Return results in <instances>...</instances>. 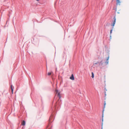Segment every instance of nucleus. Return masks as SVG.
Masks as SVG:
<instances>
[{
	"instance_id": "nucleus-5",
	"label": "nucleus",
	"mask_w": 129,
	"mask_h": 129,
	"mask_svg": "<svg viewBox=\"0 0 129 129\" xmlns=\"http://www.w3.org/2000/svg\"><path fill=\"white\" fill-rule=\"evenodd\" d=\"M25 124V122L23 120L22 123V125H24Z\"/></svg>"
},
{
	"instance_id": "nucleus-10",
	"label": "nucleus",
	"mask_w": 129,
	"mask_h": 129,
	"mask_svg": "<svg viewBox=\"0 0 129 129\" xmlns=\"http://www.w3.org/2000/svg\"><path fill=\"white\" fill-rule=\"evenodd\" d=\"M11 92H12V94H13V88H12L11 89Z\"/></svg>"
},
{
	"instance_id": "nucleus-13",
	"label": "nucleus",
	"mask_w": 129,
	"mask_h": 129,
	"mask_svg": "<svg viewBox=\"0 0 129 129\" xmlns=\"http://www.w3.org/2000/svg\"><path fill=\"white\" fill-rule=\"evenodd\" d=\"M110 38H111V35H110Z\"/></svg>"
},
{
	"instance_id": "nucleus-1",
	"label": "nucleus",
	"mask_w": 129,
	"mask_h": 129,
	"mask_svg": "<svg viewBox=\"0 0 129 129\" xmlns=\"http://www.w3.org/2000/svg\"><path fill=\"white\" fill-rule=\"evenodd\" d=\"M113 19H114V21L113 22V23L112 25V26H113L112 29L110 30V35L112 34V31L113 30V29L114 26V25L115 24V22H116V17L115 16H114Z\"/></svg>"
},
{
	"instance_id": "nucleus-6",
	"label": "nucleus",
	"mask_w": 129,
	"mask_h": 129,
	"mask_svg": "<svg viewBox=\"0 0 129 129\" xmlns=\"http://www.w3.org/2000/svg\"><path fill=\"white\" fill-rule=\"evenodd\" d=\"M52 73V72H48V75L49 76Z\"/></svg>"
},
{
	"instance_id": "nucleus-14",
	"label": "nucleus",
	"mask_w": 129,
	"mask_h": 129,
	"mask_svg": "<svg viewBox=\"0 0 129 129\" xmlns=\"http://www.w3.org/2000/svg\"><path fill=\"white\" fill-rule=\"evenodd\" d=\"M36 1H39V0H36Z\"/></svg>"
},
{
	"instance_id": "nucleus-9",
	"label": "nucleus",
	"mask_w": 129,
	"mask_h": 129,
	"mask_svg": "<svg viewBox=\"0 0 129 129\" xmlns=\"http://www.w3.org/2000/svg\"><path fill=\"white\" fill-rule=\"evenodd\" d=\"M109 59V57H108L107 58V63H108V60Z\"/></svg>"
},
{
	"instance_id": "nucleus-4",
	"label": "nucleus",
	"mask_w": 129,
	"mask_h": 129,
	"mask_svg": "<svg viewBox=\"0 0 129 129\" xmlns=\"http://www.w3.org/2000/svg\"><path fill=\"white\" fill-rule=\"evenodd\" d=\"M70 79L72 80H74V75L73 74H72L71 75V77L70 78Z\"/></svg>"
},
{
	"instance_id": "nucleus-3",
	"label": "nucleus",
	"mask_w": 129,
	"mask_h": 129,
	"mask_svg": "<svg viewBox=\"0 0 129 129\" xmlns=\"http://www.w3.org/2000/svg\"><path fill=\"white\" fill-rule=\"evenodd\" d=\"M121 3V2L120 1V0H116V5H120Z\"/></svg>"
},
{
	"instance_id": "nucleus-2",
	"label": "nucleus",
	"mask_w": 129,
	"mask_h": 129,
	"mask_svg": "<svg viewBox=\"0 0 129 129\" xmlns=\"http://www.w3.org/2000/svg\"><path fill=\"white\" fill-rule=\"evenodd\" d=\"M55 92H56V94H57L58 96L59 97V98H60V92H58V90L57 89H56Z\"/></svg>"
},
{
	"instance_id": "nucleus-12",
	"label": "nucleus",
	"mask_w": 129,
	"mask_h": 129,
	"mask_svg": "<svg viewBox=\"0 0 129 129\" xmlns=\"http://www.w3.org/2000/svg\"><path fill=\"white\" fill-rule=\"evenodd\" d=\"M98 63L97 62V63H94V65H95V64H96L97 63Z\"/></svg>"
},
{
	"instance_id": "nucleus-7",
	"label": "nucleus",
	"mask_w": 129,
	"mask_h": 129,
	"mask_svg": "<svg viewBox=\"0 0 129 129\" xmlns=\"http://www.w3.org/2000/svg\"><path fill=\"white\" fill-rule=\"evenodd\" d=\"M91 74H92L91 77L92 78H93V77H94V74L93 73V72H92Z\"/></svg>"
},
{
	"instance_id": "nucleus-11",
	"label": "nucleus",
	"mask_w": 129,
	"mask_h": 129,
	"mask_svg": "<svg viewBox=\"0 0 129 129\" xmlns=\"http://www.w3.org/2000/svg\"><path fill=\"white\" fill-rule=\"evenodd\" d=\"M11 89L12 88H13V86H12V85H11Z\"/></svg>"
},
{
	"instance_id": "nucleus-8",
	"label": "nucleus",
	"mask_w": 129,
	"mask_h": 129,
	"mask_svg": "<svg viewBox=\"0 0 129 129\" xmlns=\"http://www.w3.org/2000/svg\"><path fill=\"white\" fill-rule=\"evenodd\" d=\"M106 105V103L105 101L104 102V108H105V105Z\"/></svg>"
}]
</instances>
